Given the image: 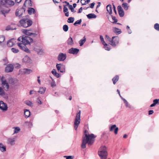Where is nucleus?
<instances>
[{"label": "nucleus", "instance_id": "nucleus-44", "mask_svg": "<svg viewBox=\"0 0 159 159\" xmlns=\"http://www.w3.org/2000/svg\"><path fill=\"white\" fill-rule=\"evenodd\" d=\"M11 51L14 53H17L19 52V50L15 48H11Z\"/></svg>", "mask_w": 159, "mask_h": 159}, {"label": "nucleus", "instance_id": "nucleus-41", "mask_svg": "<svg viewBox=\"0 0 159 159\" xmlns=\"http://www.w3.org/2000/svg\"><path fill=\"white\" fill-rule=\"evenodd\" d=\"M68 28H69L68 26L66 25H64L63 27V30L65 32H67V31H68Z\"/></svg>", "mask_w": 159, "mask_h": 159}, {"label": "nucleus", "instance_id": "nucleus-27", "mask_svg": "<svg viewBox=\"0 0 159 159\" xmlns=\"http://www.w3.org/2000/svg\"><path fill=\"white\" fill-rule=\"evenodd\" d=\"M67 44L68 45H72L74 44L72 38L70 36L67 40Z\"/></svg>", "mask_w": 159, "mask_h": 159}, {"label": "nucleus", "instance_id": "nucleus-33", "mask_svg": "<svg viewBox=\"0 0 159 159\" xmlns=\"http://www.w3.org/2000/svg\"><path fill=\"white\" fill-rule=\"evenodd\" d=\"M110 42L111 43L110 44L114 47H115L116 46V45L118 43V42H115L112 39Z\"/></svg>", "mask_w": 159, "mask_h": 159}, {"label": "nucleus", "instance_id": "nucleus-45", "mask_svg": "<svg viewBox=\"0 0 159 159\" xmlns=\"http://www.w3.org/2000/svg\"><path fill=\"white\" fill-rule=\"evenodd\" d=\"M69 9L73 13H75L76 11L74 10V8L71 5H69Z\"/></svg>", "mask_w": 159, "mask_h": 159}, {"label": "nucleus", "instance_id": "nucleus-3", "mask_svg": "<svg viewBox=\"0 0 159 159\" xmlns=\"http://www.w3.org/2000/svg\"><path fill=\"white\" fill-rule=\"evenodd\" d=\"M19 23L21 26L27 28L32 25L33 21L29 19H23L20 20Z\"/></svg>", "mask_w": 159, "mask_h": 159}, {"label": "nucleus", "instance_id": "nucleus-39", "mask_svg": "<svg viewBox=\"0 0 159 159\" xmlns=\"http://www.w3.org/2000/svg\"><path fill=\"white\" fill-rule=\"evenodd\" d=\"M25 104L29 106L32 107L33 106L32 103L30 101L28 100L25 101Z\"/></svg>", "mask_w": 159, "mask_h": 159}, {"label": "nucleus", "instance_id": "nucleus-7", "mask_svg": "<svg viewBox=\"0 0 159 159\" xmlns=\"http://www.w3.org/2000/svg\"><path fill=\"white\" fill-rule=\"evenodd\" d=\"M2 85V86L3 88L6 91H7L9 87V85L8 84L6 80L5 79V78L3 76H2L0 79Z\"/></svg>", "mask_w": 159, "mask_h": 159}, {"label": "nucleus", "instance_id": "nucleus-23", "mask_svg": "<svg viewBox=\"0 0 159 159\" xmlns=\"http://www.w3.org/2000/svg\"><path fill=\"white\" fill-rule=\"evenodd\" d=\"M24 115L26 118H28L30 115V111L28 109H25L24 110Z\"/></svg>", "mask_w": 159, "mask_h": 159}, {"label": "nucleus", "instance_id": "nucleus-61", "mask_svg": "<svg viewBox=\"0 0 159 159\" xmlns=\"http://www.w3.org/2000/svg\"><path fill=\"white\" fill-rule=\"evenodd\" d=\"M83 10V8L82 7H81L78 10V13H81Z\"/></svg>", "mask_w": 159, "mask_h": 159}, {"label": "nucleus", "instance_id": "nucleus-11", "mask_svg": "<svg viewBox=\"0 0 159 159\" xmlns=\"http://www.w3.org/2000/svg\"><path fill=\"white\" fill-rule=\"evenodd\" d=\"M118 129V128L116 127V125H112L111 126L109 127L110 131H113L114 130V133L115 134H117Z\"/></svg>", "mask_w": 159, "mask_h": 159}, {"label": "nucleus", "instance_id": "nucleus-64", "mask_svg": "<svg viewBox=\"0 0 159 159\" xmlns=\"http://www.w3.org/2000/svg\"><path fill=\"white\" fill-rule=\"evenodd\" d=\"M54 75L57 78H59L60 77V74L57 73Z\"/></svg>", "mask_w": 159, "mask_h": 159}, {"label": "nucleus", "instance_id": "nucleus-49", "mask_svg": "<svg viewBox=\"0 0 159 159\" xmlns=\"http://www.w3.org/2000/svg\"><path fill=\"white\" fill-rule=\"evenodd\" d=\"M153 103L155 104V105L157 104H159V99H156L153 100Z\"/></svg>", "mask_w": 159, "mask_h": 159}, {"label": "nucleus", "instance_id": "nucleus-36", "mask_svg": "<svg viewBox=\"0 0 159 159\" xmlns=\"http://www.w3.org/2000/svg\"><path fill=\"white\" fill-rule=\"evenodd\" d=\"M75 20L74 17H70L67 20V22L69 23H72Z\"/></svg>", "mask_w": 159, "mask_h": 159}, {"label": "nucleus", "instance_id": "nucleus-58", "mask_svg": "<svg viewBox=\"0 0 159 159\" xmlns=\"http://www.w3.org/2000/svg\"><path fill=\"white\" fill-rule=\"evenodd\" d=\"M125 106H126V107L130 108V106L128 102H125Z\"/></svg>", "mask_w": 159, "mask_h": 159}, {"label": "nucleus", "instance_id": "nucleus-51", "mask_svg": "<svg viewBox=\"0 0 159 159\" xmlns=\"http://www.w3.org/2000/svg\"><path fill=\"white\" fill-rule=\"evenodd\" d=\"M112 39H113L115 42H119V38L117 36H113L112 37Z\"/></svg>", "mask_w": 159, "mask_h": 159}, {"label": "nucleus", "instance_id": "nucleus-53", "mask_svg": "<svg viewBox=\"0 0 159 159\" xmlns=\"http://www.w3.org/2000/svg\"><path fill=\"white\" fill-rule=\"evenodd\" d=\"M95 4V3L94 2L90 4H89V7L91 8H93Z\"/></svg>", "mask_w": 159, "mask_h": 159}, {"label": "nucleus", "instance_id": "nucleus-19", "mask_svg": "<svg viewBox=\"0 0 159 159\" xmlns=\"http://www.w3.org/2000/svg\"><path fill=\"white\" fill-rule=\"evenodd\" d=\"M15 138H9L7 140V143L11 145H13L15 144Z\"/></svg>", "mask_w": 159, "mask_h": 159}, {"label": "nucleus", "instance_id": "nucleus-2", "mask_svg": "<svg viewBox=\"0 0 159 159\" xmlns=\"http://www.w3.org/2000/svg\"><path fill=\"white\" fill-rule=\"evenodd\" d=\"M98 155L101 159H106L107 158V152L105 146H102L99 148L98 151Z\"/></svg>", "mask_w": 159, "mask_h": 159}, {"label": "nucleus", "instance_id": "nucleus-34", "mask_svg": "<svg viewBox=\"0 0 159 159\" xmlns=\"http://www.w3.org/2000/svg\"><path fill=\"white\" fill-rule=\"evenodd\" d=\"M65 66L60 64V73L65 72Z\"/></svg>", "mask_w": 159, "mask_h": 159}, {"label": "nucleus", "instance_id": "nucleus-42", "mask_svg": "<svg viewBox=\"0 0 159 159\" xmlns=\"http://www.w3.org/2000/svg\"><path fill=\"white\" fill-rule=\"evenodd\" d=\"M13 128H14V133L15 134L18 133L20 130V129L19 127H14Z\"/></svg>", "mask_w": 159, "mask_h": 159}, {"label": "nucleus", "instance_id": "nucleus-35", "mask_svg": "<svg viewBox=\"0 0 159 159\" xmlns=\"http://www.w3.org/2000/svg\"><path fill=\"white\" fill-rule=\"evenodd\" d=\"M27 4L28 6H31L32 5L31 0H26L24 3V6H25V4Z\"/></svg>", "mask_w": 159, "mask_h": 159}, {"label": "nucleus", "instance_id": "nucleus-29", "mask_svg": "<svg viewBox=\"0 0 159 159\" xmlns=\"http://www.w3.org/2000/svg\"><path fill=\"white\" fill-rule=\"evenodd\" d=\"M28 13L31 15L32 13L34 14L35 12V10L34 8H29L28 10Z\"/></svg>", "mask_w": 159, "mask_h": 159}, {"label": "nucleus", "instance_id": "nucleus-60", "mask_svg": "<svg viewBox=\"0 0 159 159\" xmlns=\"http://www.w3.org/2000/svg\"><path fill=\"white\" fill-rule=\"evenodd\" d=\"M154 112L152 110H150L148 111V115H151Z\"/></svg>", "mask_w": 159, "mask_h": 159}, {"label": "nucleus", "instance_id": "nucleus-22", "mask_svg": "<svg viewBox=\"0 0 159 159\" xmlns=\"http://www.w3.org/2000/svg\"><path fill=\"white\" fill-rule=\"evenodd\" d=\"M113 31L117 35H118L121 34L122 32L120 29L116 27L113 28Z\"/></svg>", "mask_w": 159, "mask_h": 159}, {"label": "nucleus", "instance_id": "nucleus-8", "mask_svg": "<svg viewBox=\"0 0 159 159\" xmlns=\"http://www.w3.org/2000/svg\"><path fill=\"white\" fill-rule=\"evenodd\" d=\"M25 44V43H18V45L20 48L22 50L24 51L27 52H29L30 50L29 49L27 48L26 45L27 44Z\"/></svg>", "mask_w": 159, "mask_h": 159}, {"label": "nucleus", "instance_id": "nucleus-13", "mask_svg": "<svg viewBox=\"0 0 159 159\" xmlns=\"http://www.w3.org/2000/svg\"><path fill=\"white\" fill-rule=\"evenodd\" d=\"M24 8H22L19 9H17L16 12V15L17 16L22 17L23 14Z\"/></svg>", "mask_w": 159, "mask_h": 159}, {"label": "nucleus", "instance_id": "nucleus-10", "mask_svg": "<svg viewBox=\"0 0 159 159\" xmlns=\"http://www.w3.org/2000/svg\"><path fill=\"white\" fill-rule=\"evenodd\" d=\"M13 66L11 64H9L6 66L5 71L6 72H11L13 71Z\"/></svg>", "mask_w": 159, "mask_h": 159}, {"label": "nucleus", "instance_id": "nucleus-32", "mask_svg": "<svg viewBox=\"0 0 159 159\" xmlns=\"http://www.w3.org/2000/svg\"><path fill=\"white\" fill-rule=\"evenodd\" d=\"M119 79V77L118 75H116L112 79V80L113 82V83L115 84L116 82L118 81Z\"/></svg>", "mask_w": 159, "mask_h": 159}, {"label": "nucleus", "instance_id": "nucleus-28", "mask_svg": "<svg viewBox=\"0 0 159 159\" xmlns=\"http://www.w3.org/2000/svg\"><path fill=\"white\" fill-rule=\"evenodd\" d=\"M66 57V54L63 53H60V61H63Z\"/></svg>", "mask_w": 159, "mask_h": 159}, {"label": "nucleus", "instance_id": "nucleus-47", "mask_svg": "<svg viewBox=\"0 0 159 159\" xmlns=\"http://www.w3.org/2000/svg\"><path fill=\"white\" fill-rule=\"evenodd\" d=\"M154 29L157 31H159V24L158 23L155 24L154 25Z\"/></svg>", "mask_w": 159, "mask_h": 159}, {"label": "nucleus", "instance_id": "nucleus-20", "mask_svg": "<svg viewBox=\"0 0 159 159\" xmlns=\"http://www.w3.org/2000/svg\"><path fill=\"white\" fill-rule=\"evenodd\" d=\"M31 60L30 58L27 56H25L23 59V62L25 63H30Z\"/></svg>", "mask_w": 159, "mask_h": 159}, {"label": "nucleus", "instance_id": "nucleus-31", "mask_svg": "<svg viewBox=\"0 0 159 159\" xmlns=\"http://www.w3.org/2000/svg\"><path fill=\"white\" fill-rule=\"evenodd\" d=\"M46 89L45 87H40L39 88V90L38 91V92L41 94H43L45 93Z\"/></svg>", "mask_w": 159, "mask_h": 159}, {"label": "nucleus", "instance_id": "nucleus-15", "mask_svg": "<svg viewBox=\"0 0 159 159\" xmlns=\"http://www.w3.org/2000/svg\"><path fill=\"white\" fill-rule=\"evenodd\" d=\"M16 42V39H12L9 40L7 43V45L9 47H11L14 45L15 42Z\"/></svg>", "mask_w": 159, "mask_h": 159}, {"label": "nucleus", "instance_id": "nucleus-43", "mask_svg": "<svg viewBox=\"0 0 159 159\" xmlns=\"http://www.w3.org/2000/svg\"><path fill=\"white\" fill-rule=\"evenodd\" d=\"M82 22V19H80L79 20H78L76 21L74 23V25L76 26L77 25V24H80Z\"/></svg>", "mask_w": 159, "mask_h": 159}, {"label": "nucleus", "instance_id": "nucleus-50", "mask_svg": "<svg viewBox=\"0 0 159 159\" xmlns=\"http://www.w3.org/2000/svg\"><path fill=\"white\" fill-rule=\"evenodd\" d=\"M0 150L1 151L3 152H4L6 151V147L5 146H3L0 149Z\"/></svg>", "mask_w": 159, "mask_h": 159}, {"label": "nucleus", "instance_id": "nucleus-4", "mask_svg": "<svg viewBox=\"0 0 159 159\" xmlns=\"http://www.w3.org/2000/svg\"><path fill=\"white\" fill-rule=\"evenodd\" d=\"M18 40L21 41L22 42V43H24L25 44H30L33 42V39L32 38L28 36L24 35L19 37L18 39Z\"/></svg>", "mask_w": 159, "mask_h": 159}, {"label": "nucleus", "instance_id": "nucleus-30", "mask_svg": "<svg viewBox=\"0 0 159 159\" xmlns=\"http://www.w3.org/2000/svg\"><path fill=\"white\" fill-rule=\"evenodd\" d=\"M122 6L125 10L127 11L128 9L129 6L126 3H123L122 4Z\"/></svg>", "mask_w": 159, "mask_h": 159}, {"label": "nucleus", "instance_id": "nucleus-1", "mask_svg": "<svg viewBox=\"0 0 159 159\" xmlns=\"http://www.w3.org/2000/svg\"><path fill=\"white\" fill-rule=\"evenodd\" d=\"M95 138V136L93 134L88 135L85 134V136L83 138L82 143L81 145V148L83 149L86 148L87 143L89 145H92L94 141V140L93 139Z\"/></svg>", "mask_w": 159, "mask_h": 159}, {"label": "nucleus", "instance_id": "nucleus-52", "mask_svg": "<svg viewBox=\"0 0 159 159\" xmlns=\"http://www.w3.org/2000/svg\"><path fill=\"white\" fill-rule=\"evenodd\" d=\"M64 157H66V159H72L74 158V156H65Z\"/></svg>", "mask_w": 159, "mask_h": 159}, {"label": "nucleus", "instance_id": "nucleus-57", "mask_svg": "<svg viewBox=\"0 0 159 159\" xmlns=\"http://www.w3.org/2000/svg\"><path fill=\"white\" fill-rule=\"evenodd\" d=\"M81 3L82 5H85L86 3V1L85 0H81Z\"/></svg>", "mask_w": 159, "mask_h": 159}, {"label": "nucleus", "instance_id": "nucleus-48", "mask_svg": "<svg viewBox=\"0 0 159 159\" xmlns=\"http://www.w3.org/2000/svg\"><path fill=\"white\" fill-rule=\"evenodd\" d=\"M111 17L112 20H114V22L113 23H117L118 21V20L116 18V17L112 15H111Z\"/></svg>", "mask_w": 159, "mask_h": 159}, {"label": "nucleus", "instance_id": "nucleus-55", "mask_svg": "<svg viewBox=\"0 0 159 159\" xmlns=\"http://www.w3.org/2000/svg\"><path fill=\"white\" fill-rule=\"evenodd\" d=\"M113 10L114 11V12L115 13L116 15L117 12L116 10V7L113 4Z\"/></svg>", "mask_w": 159, "mask_h": 159}, {"label": "nucleus", "instance_id": "nucleus-18", "mask_svg": "<svg viewBox=\"0 0 159 159\" xmlns=\"http://www.w3.org/2000/svg\"><path fill=\"white\" fill-rule=\"evenodd\" d=\"M0 95L2 96L5 98H8L7 94L5 93L2 88L1 87H0Z\"/></svg>", "mask_w": 159, "mask_h": 159}, {"label": "nucleus", "instance_id": "nucleus-24", "mask_svg": "<svg viewBox=\"0 0 159 159\" xmlns=\"http://www.w3.org/2000/svg\"><path fill=\"white\" fill-rule=\"evenodd\" d=\"M63 12L65 13V15L66 17L69 16V12L68 11V9L66 7V6H64L63 7Z\"/></svg>", "mask_w": 159, "mask_h": 159}, {"label": "nucleus", "instance_id": "nucleus-38", "mask_svg": "<svg viewBox=\"0 0 159 159\" xmlns=\"http://www.w3.org/2000/svg\"><path fill=\"white\" fill-rule=\"evenodd\" d=\"M100 38L101 41V42H102L103 45H107V43H105V41H104L102 35H100Z\"/></svg>", "mask_w": 159, "mask_h": 159}, {"label": "nucleus", "instance_id": "nucleus-21", "mask_svg": "<svg viewBox=\"0 0 159 159\" xmlns=\"http://www.w3.org/2000/svg\"><path fill=\"white\" fill-rule=\"evenodd\" d=\"M107 10L109 14L111 15L112 13V7L111 5L109 4L106 7Z\"/></svg>", "mask_w": 159, "mask_h": 159}, {"label": "nucleus", "instance_id": "nucleus-17", "mask_svg": "<svg viewBox=\"0 0 159 159\" xmlns=\"http://www.w3.org/2000/svg\"><path fill=\"white\" fill-rule=\"evenodd\" d=\"M31 70L27 68H24L21 70V72L22 73L25 74H29L32 72Z\"/></svg>", "mask_w": 159, "mask_h": 159}, {"label": "nucleus", "instance_id": "nucleus-26", "mask_svg": "<svg viewBox=\"0 0 159 159\" xmlns=\"http://www.w3.org/2000/svg\"><path fill=\"white\" fill-rule=\"evenodd\" d=\"M86 41V38L84 36L83 39H81L79 41V43L80 44V46H82L83 44Z\"/></svg>", "mask_w": 159, "mask_h": 159}, {"label": "nucleus", "instance_id": "nucleus-6", "mask_svg": "<svg viewBox=\"0 0 159 159\" xmlns=\"http://www.w3.org/2000/svg\"><path fill=\"white\" fill-rule=\"evenodd\" d=\"M0 4L2 5L7 7L14 5V2L13 1L11 0H2L0 1Z\"/></svg>", "mask_w": 159, "mask_h": 159}, {"label": "nucleus", "instance_id": "nucleus-9", "mask_svg": "<svg viewBox=\"0 0 159 159\" xmlns=\"http://www.w3.org/2000/svg\"><path fill=\"white\" fill-rule=\"evenodd\" d=\"M117 10L119 15L120 17H123L125 15V12L122 7L120 5H119L117 7Z\"/></svg>", "mask_w": 159, "mask_h": 159}, {"label": "nucleus", "instance_id": "nucleus-54", "mask_svg": "<svg viewBox=\"0 0 159 159\" xmlns=\"http://www.w3.org/2000/svg\"><path fill=\"white\" fill-rule=\"evenodd\" d=\"M105 39H107V40L109 42L112 39L111 38L107 35H106L105 36Z\"/></svg>", "mask_w": 159, "mask_h": 159}, {"label": "nucleus", "instance_id": "nucleus-62", "mask_svg": "<svg viewBox=\"0 0 159 159\" xmlns=\"http://www.w3.org/2000/svg\"><path fill=\"white\" fill-rule=\"evenodd\" d=\"M43 51L42 49H40L39 51H38V53L39 55H42L43 53Z\"/></svg>", "mask_w": 159, "mask_h": 159}, {"label": "nucleus", "instance_id": "nucleus-25", "mask_svg": "<svg viewBox=\"0 0 159 159\" xmlns=\"http://www.w3.org/2000/svg\"><path fill=\"white\" fill-rule=\"evenodd\" d=\"M87 18L89 19L92 18H95L97 17V16L93 13L89 14L86 15Z\"/></svg>", "mask_w": 159, "mask_h": 159}, {"label": "nucleus", "instance_id": "nucleus-14", "mask_svg": "<svg viewBox=\"0 0 159 159\" xmlns=\"http://www.w3.org/2000/svg\"><path fill=\"white\" fill-rule=\"evenodd\" d=\"M29 30H28L27 29H23V32L25 34L28 36H31L32 35H33L34 37H35L37 35V34H36L30 33L29 32Z\"/></svg>", "mask_w": 159, "mask_h": 159}, {"label": "nucleus", "instance_id": "nucleus-56", "mask_svg": "<svg viewBox=\"0 0 159 159\" xmlns=\"http://www.w3.org/2000/svg\"><path fill=\"white\" fill-rule=\"evenodd\" d=\"M37 102L39 104H42V102L41 101L40 99L39 98H38L37 99Z\"/></svg>", "mask_w": 159, "mask_h": 159}, {"label": "nucleus", "instance_id": "nucleus-12", "mask_svg": "<svg viewBox=\"0 0 159 159\" xmlns=\"http://www.w3.org/2000/svg\"><path fill=\"white\" fill-rule=\"evenodd\" d=\"M0 109L3 111H6L7 109V104L2 101H0Z\"/></svg>", "mask_w": 159, "mask_h": 159}, {"label": "nucleus", "instance_id": "nucleus-46", "mask_svg": "<svg viewBox=\"0 0 159 159\" xmlns=\"http://www.w3.org/2000/svg\"><path fill=\"white\" fill-rule=\"evenodd\" d=\"M5 37L3 35H0V43L3 42L5 40Z\"/></svg>", "mask_w": 159, "mask_h": 159}, {"label": "nucleus", "instance_id": "nucleus-63", "mask_svg": "<svg viewBox=\"0 0 159 159\" xmlns=\"http://www.w3.org/2000/svg\"><path fill=\"white\" fill-rule=\"evenodd\" d=\"M57 70L58 71L60 70V64H57Z\"/></svg>", "mask_w": 159, "mask_h": 159}, {"label": "nucleus", "instance_id": "nucleus-59", "mask_svg": "<svg viewBox=\"0 0 159 159\" xmlns=\"http://www.w3.org/2000/svg\"><path fill=\"white\" fill-rule=\"evenodd\" d=\"M55 69H53L52 71V73L53 75H55L57 73Z\"/></svg>", "mask_w": 159, "mask_h": 159}, {"label": "nucleus", "instance_id": "nucleus-16", "mask_svg": "<svg viewBox=\"0 0 159 159\" xmlns=\"http://www.w3.org/2000/svg\"><path fill=\"white\" fill-rule=\"evenodd\" d=\"M79 50L76 48H71L69 49V53L73 54H77L79 52Z\"/></svg>", "mask_w": 159, "mask_h": 159}, {"label": "nucleus", "instance_id": "nucleus-40", "mask_svg": "<svg viewBox=\"0 0 159 159\" xmlns=\"http://www.w3.org/2000/svg\"><path fill=\"white\" fill-rule=\"evenodd\" d=\"M104 48L105 50L107 51H110L111 49V46L107 44V45H103Z\"/></svg>", "mask_w": 159, "mask_h": 159}, {"label": "nucleus", "instance_id": "nucleus-5", "mask_svg": "<svg viewBox=\"0 0 159 159\" xmlns=\"http://www.w3.org/2000/svg\"><path fill=\"white\" fill-rule=\"evenodd\" d=\"M80 111L77 113L75 116L74 123V128L75 130H77L80 122Z\"/></svg>", "mask_w": 159, "mask_h": 159}, {"label": "nucleus", "instance_id": "nucleus-37", "mask_svg": "<svg viewBox=\"0 0 159 159\" xmlns=\"http://www.w3.org/2000/svg\"><path fill=\"white\" fill-rule=\"evenodd\" d=\"M10 10L9 9H8V10H2L1 11V12H2V13L5 16V14L8 13L10 11Z\"/></svg>", "mask_w": 159, "mask_h": 159}]
</instances>
